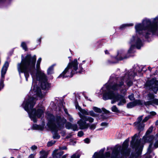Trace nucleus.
<instances>
[{
	"mask_svg": "<svg viewBox=\"0 0 158 158\" xmlns=\"http://www.w3.org/2000/svg\"><path fill=\"white\" fill-rule=\"evenodd\" d=\"M41 58L38 60L36 65V73H35V65L36 61V56H31L30 54L27 55L24 58L22 59L20 63L17 64L18 70L20 74L23 73L26 81L29 76V73L31 75L33 80L36 79L42 82L41 87L43 89H46L50 87L47 82V78L44 73L40 70V64Z\"/></svg>",
	"mask_w": 158,
	"mask_h": 158,
	"instance_id": "obj_1",
	"label": "nucleus"
},
{
	"mask_svg": "<svg viewBox=\"0 0 158 158\" xmlns=\"http://www.w3.org/2000/svg\"><path fill=\"white\" fill-rule=\"evenodd\" d=\"M152 23L151 20L148 19L143 20L142 24H137L135 27L136 35L133 36L131 40V46L128 51V53L133 52L134 46L137 48L140 49L142 45L141 40L138 35H143L146 38H147L150 34V32L154 33L158 31V17L154 18Z\"/></svg>",
	"mask_w": 158,
	"mask_h": 158,
	"instance_id": "obj_2",
	"label": "nucleus"
},
{
	"mask_svg": "<svg viewBox=\"0 0 158 158\" xmlns=\"http://www.w3.org/2000/svg\"><path fill=\"white\" fill-rule=\"evenodd\" d=\"M31 93L34 97L29 98L27 100H25L23 104V106L28 113L30 118L34 122H36L37 119L44 115V110L43 108H39L36 110L35 109H32L35 104L37 97L42 98L44 94H42L40 89L37 86H34L30 93Z\"/></svg>",
	"mask_w": 158,
	"mask_h": 158,
	"instance_id": "obj_3",
	"label": "nucleus"
},
{
	"mask_svg": "<svg viewBox=\"0 0 158 158\" xmlns=\"http://www.w3.org/2000/svg\"><path fill=\"white\" fill-rule=\"evenodd\" d=\"M113 90H115L112 89V86L110 87L106 84L104 85L101 89L100 92L103 94V99L104 100L109 99H113L111 101L112 104L117 101H119L118 103V106L123 105L126 103V101L124 97L116 93H114Z\"/></svg>",
	"mask_w": 158,
	"mask_h": 158,
	"instance_id": "obj_4",
	"label": "nucleus"
},
{
	"mask_svg": "<svg viewBox=\"0 0 158 158\" xmlns=\"http://www.w3.org/2000/svg\"><path fill=\"white\" fill-rule=\"evenodd\" d=\"M66 121V119L63 117H57L55 118L51 114L49 117L48 125L52 131L56 132L63 127Z\"/></svg>",
	"mask_w": 158,
	"mask_h": 158,
	"instance_id": "obj_5",
	"label": "nucleus"
},
{
	"mask_svg": "<svg viewBox=\"0 0 158 158\" xmlns=\"http://www.w3.org/2000/svg\"><path fill=\"white\" fill-rule=\"evenodd\" d=\"M78 69V63L76 59L70 63H69L64 71L59 77H62L63 78L72 77Z\"/></svg>",
	"mask_w": 158,
	"mask_h": 158,
	"instance_id": "obj_6",
	"label": "nucleus"
},
{
	"mask_svg": "<svg viewBox=\"0 0 158 158\" xmlns=\"http://www.w3.org/2000/svg\"><path fill=\"white\" fill-rule=\"evenodd\" d=\"M153 127H151L146 132L145 135L143 136V140L144 143H151L148 148V151L150 152L152 148H157L158 147V140L156 141L154 143H153V141L154 139V137L153 135L149 136L148 135L150 134L152 131ZM156 137L158 138V132L156 135Z\"/></svg>",
	"mask_w": 158,
	"mask_h": 158,
	"instance_id": "obj_7",
	"label": "nucleus"
},
{
	"mask_svg": "<svg viewBox=\"0 0 158 158\" xmlns=\"http://www.w3.org/2000/svg\"><path fill=\"white\" fill-rule=\"evenodd\" d=\"M126 79L127 80L126 81V83L127 85L128 86H131L132 85V82L131 81L129 80L128 75L126 74L123 78H119L118 80V81L117 83L112 86V89L114 90H117L119 89H121L123 85V81Z\"/></svg>",
	"mask_w": 158,
	"mask_h": 158,
	"instance_id": "obj_8",
	"label": "nucleus"
},
{
	"mask_svg": "<svg viewBox=\"0 0 158 158\" xmlns=\"http://www.w3.org/2000/svg\"><path fill=\"white\" fill-rule=\"evenodd\" d=\"M143 116H141L138 117L137 121L134 123V124L136 127L140 131L143 130L144 126L143 123L147 121L149 118H150L151 116H148L146 117L145 118L142 120Z\"/></svg>",
	"mask_w": 158,
	"mask_h": 158,
	"instance_id": "obj_9",
	"label": "nucleus"
},
{
	"mask_svg": "<svg viewBox=\"0 0 158 158\" xmlns=\"http://www.w3.org/2000/svg\"><path fill=\"white\" fill-rule=\"evenodd\" d=\"M146 85L152 89L155 94L157 93L158 90V81H157L156 79L153 78L150 81H147Z\"/></svg>",
	"mask_w": 158,
	"mask_h": 158,
	"instance_id": "obj_10",
	"label": "nucleus"
},
{
	"mask_svg": "<svg viewBox=\"0 0 158 158\" xmlns=\"http://www.w3.org/2000/svg\"><path fill=\"white\" fill-rule=\"evenodd\" d=\"M148 99L150 101L147 102H145V104L146 105H158V100L154 98V95L153 94H149L148 95Z\"/></svg>",
	"mask_w": 158,
	"mask_h": 158,
	"instance_id": "obj_11",
	"label": "nucleus"
},
{
	"mask_svg": "<svg viewBox=\"0 0 158 158\" xmlns=\"http://www.w3.org/2000/svg\"><path fill=\"white\" fill-rule=\"evenodd\" d=\"M80 129H86L89 126V123H87L86 121L83 120L82 118H81L77 122Z\"/></svg>",
	"mask_w": 158,
	"mask_h": 158,
	"instance_id": "obj_12",
	"label": "nucleus"
},
{
	"mask_svg": "<svg viewBox=\"0 0 158 158\" xmlns=\"http://www.w3.org/2000/svg\"><path fill=\"white\" fill-rule=\"evenodd\" d=\"M78 114L81 118H82L83 120L86 122H88L89 123H92L94 122V119L90 116L83 115L80 113H78Z\"/></svg>",
	"mask_w": 158,
	"mask_h": 158,
	"instance_id": "obj_13",
	"label": "nucleus"
},
{
	"mask_svg": "<svg viewBox=\"0 0 158 158\" xmlns=\"http://www.w3.org/2000/svg\"><path fill=\"white\" fill-rule=\"evenodd\" d=\"M9 66V63L6 61L3 65L1 70V78L3 79L4 78V76L7 71Z\"/></svg>",
	"mask_w": 158,
	"mask_h": 158,
	"instance_id": "obj_14",
	"label": "nucleus"
},
{
	"mask_svg": "<svg viewBox=\"0 0 158 158\" xmlns=\"http://www.w3.org/2000/svg\"><path fill=\"white\" fill-rule=\"evenodd\" d=\"M75 106L76 109L79 110L82 114L84 115H89V111L87 110L82 109L77 103L76 104Z\"/></svg>",
	"mask_w": 158,
	"mask_h": 158,
	"instance_id": "obj_15",
	"label": "nucleus"
},
{
	"mask_svg": "<svg viewBox=\"0 0 158 158\" xmlns=\"http://www.w3.org/2000/svg\"><path fill=\"white\" fill-rule=\"evenodd\" d=\"M139 100H135L134 102H131L127 104V107L129 108H132L137 105L139 104Z\"/></svg>",
	"mask_w": 158,
	"mask_h": 158,
	"instance_id": "obj_16",
	"label": "nucleus"
},
{
	"mask_svg": "<svg viewBox=\"0 0 158 158\" xmlns=\"http://www.w3.org/2000/svg\"><path fill=\"white\" fill-rule=\"evenodd\" d=\"M66 127L68 129H73V131H76L78 130L76 124L72 125L69 123H66Z\"/></svg>",
	"mask_w": 158,
	"mask_h": 158,
	"instance_id": "obj_17",
	"label": "nucleus"
},
{
	"mask_svg": "<svg viewBox=\"0 0 158 158\" xmlns=\"http://www.w3.org/2000/svg\"><path fill=\"white\" fill-rule=\"evenodd\" d=\"M122 54V52L121 51H119L118 52V57H120L119 60H123L124 59H125L127 58H128L129 57V56H125L124 57H122V56L121 55Z\"/></svg>",
	"mask_w": 158,
	"mask_h": 158,
	"instance_id": "obj_18",
	"label": "nucleus"
},
{
	"mask_svg": "<svg viewBox=\"0 0 158 158\" xmlns=\"http://www.w3.org/2000/svg\"><path fill=\"white\" fill-rule=\"evenodd\" d=\"M133 25V24L132 23L123 24L120 26V29H122L126 27L132 26Z\"/></svg>",
	"mask_w": 158,
	"mask_h": 158,
	"instance_id": "obj_19",
	"label": "nucleus"
},
{
	"mask_svg": "<svg viewBox=\"0 0 158 158\" xmlns=\"http://www.w3.org/2000/svg\"><path fill=\"white\" fill-rule=\"evenodd\" d=\"M33 128L34 129L40 130H42L43 129V127L36 124H35L33 126Z\"/></svg>",
	"mask_w": 158,
	"mask_h": 158,
	"instance_id": "obj_20",
	"label": "nucleus"
},
{
	"mask_svg": "<svg viewBox=\"0 0 158 158\" xmlns=\"http://www.w3.org/2000/svg\"><path fill=\"white\" fill-rule=\"evenodd\" d=\"M94 111L97 113H100L102 112V110L100 108H98L96 107H94L93 108Z\"/></svg>",
	"mask_w": 158,
	"mask_h": 158,
	"instance_id": "obj_21",
	"label": "nucleus"
},
{
	"mask_svg": "<svg viewBox=\"0 0 158 158\" xmlns=\"http://www.w3.org/2000/svg\"><path fill=\"white\" fill-rule=\"evenodd\" d=\"M21 46L25 51L27 50V48L26 43L24 42H22L21 44Z\"/></svg>",
	"mask_w": 158,
	"mask_h": 158,
	"instance_id": "obj_22",
	"label": "nucleus"
},
{
	"mask_svg": "<svg viewBox=\"0 0 158 158\" xmlns=\"http://www.w3.org/2000/svg\"><path fill=\"white\" fill-rule=\"evenodd\" d=\"M89 115L93 117H96L97 115L93 110H91L89 111Z\"/></svg>",
	"mask_w": 158,
	"mask_h": 158,
	"instance_id": "obj_23",
	"label": "nucleus"
},
{
	"mask_svg": "<svg viewBox=\"0 0 158 158\" xmlns=\"http://www.w3.org/2000/svg\"><path fill=\"white\" fill-rule=\"evenodd\" d=\"M54 65H52L50 67L48 70V74H52L53 70Z\"/></svg>",
	"mask_w": 158,
	"mask_h": 158,
	"instance_id": "obj_24",
	"label": "nucleus"
},
{
	"mask_svg": "<svg viewBox=\"0 0 158 158\" xmlns=\"http://www.w3.org/2000/svg\"><path fill=\"white\" fill-rule=\"evenodd\" d=\"M112 111L115 112H118L119 111L115 106H114L111 108Z\"/></svg>",
	"mask_w": 158,
	"mask_h": 158,
	"instance_id": "obj_25",
	"label": "nucleus"
},
{
	"mask_svg": "<svg viewBox=\"0 0 158 158\" xmlns=\"http://www.w3.org/2000/svg\"><path fill=\"white\" fill-rule=\"evenodd\" d=\"M89 127L90 129H94L96 128V124H93L90 125L89 124Z\"/></svg>",
	"mask_w": 158,
	"mask_h": 158,
	"instance_id": "obj_26",
	"label": "nucleus"
},
{
	"mask_svg": "<svg viewBox=\"0 0 158 158\" xmlns=\"http://www.w3.org/2000/svg\"><path fill=\"white\" fill-rule=\"evenodd\" d=\"M56 142L55 141H52L49 142L47 144V146L48 147L52 146V145L54 144Z\"/></svg>",
	"mask_w": 158,
	"mask_h": 158,
	"instance_id": "obj_27",
	"label": "nucleus"
},
{
	"mask_svg": "<svg viewBox=\"0 0 158 158\" xmlns=\"http://www.w3.org/2000/svg\"><path fill=\"white\" fill-rule=\"evenodd\" d=\"M53 137L54 139H58L60 138V136L57 133H55L54 134Z\"/></svg>",
	"mask_w": 158,
	"mask_h": 158,
	"instance_id": "obj_28",
	"label": "nucleus"
},
{
	"mask_svg": "<svg viewBox=\"0 0 158 158\" xmlns=\"http://www.w3.org/2000/svg\"><path fill=\"white\" fill-rule=\"evenodd\" d=\"M79 155L78 154H75L73 155L71 158H79Z\"/></svg>",
	"mask_w": 158,
	"mask_h": 158,
	"instance_id": "obj_29",
	"label": "nucleus"
},
{
	"mask_svg": "<svg viewBox=\"0 0 158 158\" xmlns=\"http://www.w3.org/2000/svg\"><path fill=\"white\" fill-rule=\"evenodd\" d=\"M139 149V152H138V153L137 154V156H138L140 154V153H141V150H142V147H140V148H139V147H138V148H137L136 150H137V149Z\"/></svg>",
	"mask_w": 158,
	"mask_h": 158,
	"instance_id": "obj_30",
	"label": "nucleus"
},
{
	"mask_svg": "<svg viewBox=\"0 0 158 158\" xmlns=\"http://www.w3.org/2000/svg\"><path fill=\"white\" fill-rule=\"evenodd\" d=\"M128 98L131 100H133L134 99V95L133 94H131V95L128 96Z\"/></svg>",
	"mask_w": 158,
	"mask_h": 158,
	"instance_id": "obj_31",
	"label": "nucleus"
},
{
	"mask_svg": "<svg viewBox=\"0 0 158 158\" xmlns=\"http://www.w3.org/2000/svg\"><path fill=\"white\" fill-rule=\"evenodd\" d=\"M84 133L82 131H79L78 133V136L79 137H81L83 135Z\"/></svg>",
	"mask_w": 158,
	"mask_h": 158,
	"instance_id": "obj_32",
	"label": "nucleus"
},
{
	"mask_svg": "<svg viewBox=\"0 0 158 158\" xmlns=\"http://www.w3.org/2000/svg\"><path fill=\"white\" fill-rule=\"evenodd\" d=\"M85 143H88L90 142V139L88 138H86L84 140Z\"/></svg>",
	"mask_w": 158,
	"mask_h": 158,
	"instance_id": "obj_33",
	"label": "nucleus"
},
{
	"mask_svg": "<svg viewBox=\"0 0 158 158\" xmlns=\"http://www.w3.org/2000/svg\"><path fill=\"white\" fill-rule=\"evenodd\" d=\"M102 110L105 113H109V111L108 110H106L104 108H102Z\"/></svg>",
	"mask_w": 158,
	"mask_h": 158,
	"instance_id": "obj_34",
	"label": "nucleus"
},
{
	"mask_svg": "<svg viewBox=\"0 0 158 158\" xmlns=\"http://www.w3.org/2000/svg\"><path fill=\"white\" fill-rule=\"evenodd\" d=\"M37 148V147L35 146V145H33V146H32L31 147V149L33 150H35Z\"/></svg>",
	"mask_w": 158,
	"mask_h": 158,
	"instance_id": "obj_35",
	"label": "nucleus"
},
{
	"mask_svg": "<svg viewBox=\"0 0 158 158\" xmlns=\"http://www.w3.org/2000/svg\"><path fill=\"white\" fill-rule=\"evenodd\" d=\"M150 114L151 116H154L156 114V113L154 111H152L150 112Z\"/></svg>",
	"mask_w": 158,
	"mask_h": 158,
	"instance_id": "obj_36",
	"label": "nucleus"
},
{
	"mask_svg": "<svg viewBox=\"0 0 158 158\" xmlns=\"http://www.w3.org/2000/svg\"><path fill=\"white\" fill-rule=\"evenodd\" d=\"M126 92V90L125 89H124L123 90H121V93L123 94H125Z\"/></svg>",
	"mask_w": 158,
	"mask_h": 158,
	"instance_id": "obj_37",
	"label": "nucleus"
},
{
	"mask_svg": "<svg viewBox=\"0 0 158 158\" xmlns=\"http://www.w3.org/2000/svg\"><path fill=\"white\" fill-rule=\"evenodd\" d=\"M107 124L106 123H102L101 124V126H106Z\"/></svg>",
	"mask_w": 158,
	"mask_h": 158,
	"instance_id": "obj_38",
	"label": "nucleus"
},
{
	"mask_svg": "<svg viewBox=\"0 0 158 158\" xmlns=\"http://www.w3.org/2000/svg\"><path fill=\"white\" fill-rule=\"evenodd\" d=\"M129 74L130 76H135V73H130Z\"/></svg>",
	"mask_w": 158,
	"mask_h": 158,
	"instance_id": "obj_39",
	"label": "nucleus"
},
{
	"mask_svg": "<svg viewBox=\"0 0 158 158\" xmlns=\"http://www.w3.org/2000/svg\"><path fill=\"white\" fill-rule=\"evenodd\" d=\"M45 151L44 150H42L40 152V154L42 155L44 154L45 153Z\"/></svg>",
	"mask_w": 158,
	"mask_h": 158,
	"instance_id": "obj_40",
	"label": "nucleus"
},
{
	"mask_svg": "<svg viewBox=\"0 0 158 158\" xmlns=\"http://www.w3.org/2000/svg\"><path fill=\"white\" fill-rule=\"evenodd\" d=\"M69 120L70 121H72L73 120V118L69 115Z\"/></svg>",
	"mask_w": 158,
	"mask_h": 158,
	"instance_id": "obj_41",
	"label": "nucleus"
},
{
	"mask_svg": "<svg viewBox=\"0 0 158 158\" xmlns=\"http://www.w3.org/2000/svg\"><path fill=\"white\" fill-rule=\"evenodd\" d=\"M67 156V154L64 155L62 156L61 158H66Z\"/></svg>",
	"mask_w": 158,
	"mask_h": 158,
	"instance_id": "obj_42",
	"label": "nucleus"
},
{
	"mask_svg": "<svg viewBox=\"0 0 158 158\" xmlns=\"http://www.w3.org/2000/svg\"><path fill=\"white\" fill-rule=\"evenodd\" d=\"M61 149L62 150L66 149L67 148L66 147H62Z\"/></svg>",
	"mask_w": 158,
	"mask_h": 158,
	"instance_id": "obj_43",
	"label": "nucleus"
},
{
	"mask_svg": "<svg viewBox=\"0 0 158 158\" xmlns=\"http://www.w3.org/2000/svg\"><path fill=\"white\" fill-rule=\"evenodd\" d=\"M34 157L33 155H31L29 157V158H32Z\"/></svg>",
	"mask_w": 158,
	"mask_h": 158,
	"instance_id": "obj_44",
	"label": "nucleus"
},
{
	"mask_svg": "<svg viewBox=\"0 0 158 158\" xmlns=\"http://www.w3.org/2000/svg\"><path fill=\"white\" fill-rule=\"evenodd\" d=\"M41 38H40L38 40V41H39V44H40V42H41Z\"/></svg>",
	"mask_w": 158,
	"mask_h": 158,
	"instance_id": "obj_45",
	"label": "nucleus"
},
{
	"mask_svg": "<svg viewBox=\"0 0 158 158\" xmlns=\"http://www.w3.org/2000/svg\"><path fill=\"white\" fill-rule=\"evenodd\" d=\"M46 156H41L40 158H46Z\"/></svg>",
	"mask_w": 158,
	"mask_h": 158,
	"instance_id": "obj_46",
	"label": "nucleus"
},
{
	"mask_svg": "<svg viewBox=\"0 0 158 158\" xmlns=\"http://www.w3.org/2000/svg\"><path fill=\"white\" fill-rule=\"evenodd\" d=\"M81 65V64H80V65H79V67L80 68V69L81 70H82V69H83L82 68H81V67L80 66Z\"/></svg>",
	"mask_w": 158,
	"mask_h": 158,
	"instance_id": "obj_47",
	"label": "nucleus"
},
{
	"mask_svg": "<svg viewBox=\"0 0 158 158\" xmlns=\"http://www.w3.org/2000/svg\"><path fill=\"white\" fill-rule=\"evenodd\" d=\"M105 53L106 54H107L108 53V51L107 50H106L105 51Z\"/></svg>",
	"mask_w": 158,
	"mask_h": 158,
	"instance_id": "obj_48",
	"label": "nucleus"
},
{
	"mask_svg": "<svg viewBox=\"0 0 158 158\" xmlns=\"http://www.w3.org/2000/svg\"><path fill=\"white\" fill-rule=\"evenodd\" d=\"M137 135L136 134H135V135H134V137H133V138L134 137H136V136H137Z\"/></svg>",
	"mask_w": 158,
	"mask_h": 158,
	"instance_id": "obj_49",
	"label": "nucleus"
},
{
	"mask_svg": "<svg viewBox=\"0 0 158 158\" xmlns=\"http://www.w3.org/2000/svg\"><path fill=\"white\" fill-rule=\"evenodd\" d=\"M71 143V144H73H73H74V143H73V142H71V143Z\"/></svg>",
	"mask_w": 158,
	"mask_h": 158,
	"instance_id": "obj_50",
	"label": "nucleus"
},
{
	"mask_svg": "<svg viewBox=\"0 0 158 158\" xmlns=\"http://www.w3.org/2000/svg\"><path fill=\"white\" fill-rule=\"evenodd\" d=\"M65 110V112L67 114L68 113H67V112H66V110Z\"/></svg>",
	"mask_w": 158,
	"mask_h": 158,
	"instance_id": "obj_51",
	"label": "nucleus"
},
{
	"mask_svg": "<svg viewBox=\"0 0 158 158\" xmlns=\"http://www.w3.org/2000/svg\"><path fill=\"white\" fill-rule=\"evenodd\" d=\"M79 73H81V71H79Z\"/></svg>",
	"mask_w": 158,
	"mask_h": 158,
	"instance_id": "obj_52",
	"label": "nucleus"
},
{
	"mask_svg": "<svg viewBox=\"0 0 158 158\" xmlns=\"http://www.w3.org/2000/svg\"><path fill=\"white\" fill-rule=\"evenodd\" d=\"M156 123H157L158 124V120H157V121H156Z\"/></svg>",
	"mask_w": 158,
	"mask_h": 158,
	"instance_id": "obj_53",
	"label": "nucleus"
},
{
	"mask_svg": "<svg viewBox=\"0 0 158 158\" xmlns=\"http://www.w3.org/2000/svg\"><path fill=\"white\" fill-rule=\"evenodd\" d=\"M68 127H69V125H68Z\"/></svg>",
	"mask_w": 158,
	"mask_h": 158,
	"instance_id": "obj_54",
	"label": "nucleus"
},
{
	"mask_svg": "<svg viewBox=\"0 0 158 158\" xmlns=\"http://www.w3.org/2000/svg\"><path fill=\"white\" fill-rule=\"evenodd\" d=\"M74 143H76V142H74Z\"/></svg>",
	"mask_w": 158,
	"mask_h": 158,
	"instance_id": "obj_55",
	"label": "nucleus"
},
{
	"mask_svg": "<svg viewBox=\"0 0 158 158\" xmlns=\"http://www.w3.org/2000/svg\"><path fill=\"white\" fill-rule=\"evenodd\" d=\"M14 158V157H11V158Z\"/></svg>",
	"mask_w": 158,
	"mask_h": 158,
	"instance_id": "obj_56",
	"label": "nucleus"
}]
</instances>
